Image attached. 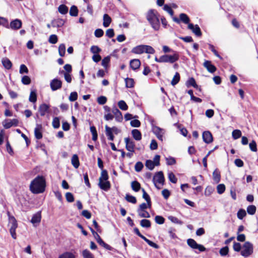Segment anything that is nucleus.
Instances as JSON below:
<instances>
[{
	"mask_svg": "<svg viewBox=\"0 0 258 258\" xmlns=\"http://www.w3.org/2000/svg\"><path fill=\"white\" fill-rule=\"evenodd\" d=\"M52 126L54 128H58L60 126L59 119L58 117H55L53 119Z\"/></svg>",
	"mask_w": 258,
	"mask_h": 258,
	"instance_id": "obj_60",
	"label": "nucleus"
},
{
	"mask_svg": "<svg viewBox=\"0 0 258 258\" xmlns=\"http://www.w3.org/2000/svg\"><path fill=\"white\" fill-rule=\"evenodd\" d=\"M103 25L104 27H108L112 21L111 17L107 14L103 15Z\"/></svg>",
	"mask_w": 258,
	"mask_h": 258,
	"instance_id": "obj_22",
	"label": "nucleus"
},
{
	"mask_svg": "<svg viewBox=\"0 0 258 258\" xmlns=\"http://www.w3.org/2000/svg\"><path fill=\"white\" fill-rule=\"evenodd\" d=\"M108 175L107 171L106 170H103L101 173V176L99 177V181L108 180Z\"/></svg>",
	"mask_w": 258,
	"mask_h": 258,
	"instance_id": "obj_31",
	"label": "nucleus"
},
{
	"mask_svg": "<svg viewBox=\"0 0 258 258\" xmlns=\"http://www.w3.org/2000/svg\"><path fill=\"white\" fill-rule=\"evenodd\" d=\"M22 25V21L18 19H16L10 22L9 28L13 30H18L21 28Z\"/></svg>",
	"mask_w": 258,
	"mask_h": 258,
	"instance_id": "obj_11",
	"label": "nucleus"
},
{
	"mask_svg": "<svg viewBox=\"0 0 258 258\" xmlns=\"http://www.w3.org/2000/svg\"><path fill=\"white\" fill-rule=\"evenodd\" d=\"M9 220L11 224L10 231H16V229L18 226L16 219L14 216H9Z\"/></svg>",
	"mask_w": 258,
	"mask_h": 258,
	"instance_id": "obj_21",
	"label": "nucleus"
},
{
	"mask_svg": "<svg viewBox=\"0 0 258 258\" xmlns=\"http://www.w3.org/2000/svg\"><path fill=\"white\" fill-rule=\"evenodd\" d=\"M50 86L52 91H56L61 88L62 82L58 79H54L50 82Z\"/></svg>",
	"mask_w": 258,
	"mask_h": 258,
	"instance_id": "obj_8",
	"label": "nucleus"
},
{
	"mask_svg": "<svg viewBox=\"0 0 258 258\" xmlns=\"http://www.w3.org/2000/svg\"><path fill=\"white\" fill-rule=\"evenodd\" d=\"M213 177L214 180L218 183L220 180V174L217 170H215L213 173Z\"/></svg>",
	"mask_w": 258,
	"mask_h": 258,
	"instance_id": "obj_40",
	"label": "nucleus"
},
{
	"mask_svg": "<svg viewBox=\"0 0 258 258\" xmlns=\"http://www.w3.org/2000/svg\"><path fill=\"white\" fill-rule=\"evenodd\" d=\"M188 28L191 30L196 36H201L202 35L200 28L198 25L194 26L192 24H188Z\"/></svg>",
	"mask_w": 258,
	"mask_h": 258,
	"instance_id": "obj_13",
	"label": "nucleus"
},
{
	"mask_svg": "<svg viewBox=\"0 0 258 258\" xmlns=\"http://www.w3.org/2000/svg\"><path fill=\"white\" fill-rule=\"evenodd\" d=\"M59 54L61 56H63L66 53V46L64 44H61L58 47Z\"/></svg>",
	"mask_w": 258,
	"mask_h": 258,
	"instance_id": "obj_47",
	"label": "nucleus"
},
{
	"mask_svg": "<svg viewBox=\"0 0 258 258\" xmlns=\"http://www.w3.org/2000/svg\"><path fill=\"white\" fill-rule=\"evenodd\" d=\"M155 52L154 49L152 46L145 45L144 52L149 54H154Z\"/></svg>",
	"mask_w": 258,
	"mask_h": 258,
	"instance_id": "obj_51",
	"label": "nucleus"
},
{
	"mask_svg": "<svg viewBox=\"0 0 258 258\" xmlns=\"http://www.w3.org/2000/svg\"><path fill=\"white\" fill-rule=\"evenodd\" d=\"M141 66V61L139 59H134L130 61V67L134 70L138 69Z\"/></svg>",
	"mask_w": 258,
	"mask_h": 258,
	"instance_id": "obj_18",
	"label": "nucleus"
},
{
	"mask_svg": "<svg viewBox=\"0 0 258 258\" xmlns=\"http://www.w3.org/2000/svg\"><path fill=\"white\" fill-rule=\"evenodd\" d=\"M256 207L254 205L248 206L247 208V212L249 215H254L256 212Z\"/></svg>",
	"mask_w": 258,
	"mask_h": 258,
	"instance_id": "obj_46",
	"label": "nucleus"
},
{
	"mask_svg": "<svg viewBox=\"0 0 258 258\" xmlns=\"http://www.w3.org/2000/svg\"><path fill=\"white\" fill-rule=\"evenodd\" d=\"M125 199L128 202L133 204H136L137 203L136 198L135 197L130 195L128 194L126 195Z\"/></svg>",
	"mask_w": 258,
	"mask_h": 258,
	"instance_id": "obj_45",
	"label": "nucleus"
},
{
	"mask_svg": "<svg viewBox=\"0 0 258 258\" xmlns=\"http://www.w3.org/2000/svg\"><path fill=\"white\" fill-rule=\"evenodd\" d=\"M168 219L171 221L172 222L176 224H178L181 225L183 224L182 221L179 220L178 218L175 217L170 216L168 217Z\"/></svg>",
	"mask_w": 258,
	"mask_h": 258,
	"instance_id": "obj_52",
	"label": "nucleus"
},
{
	"mask_svg": "<svg viewBox=\"0 0 258 258\" xmlns=\"http://www.w3.org/2000/svg\"><path fill=\"white\" fill-rule=\"evenodd\" d=\"M169 180L173 183H176L177 181V178L172 172H169L168 174Z\"/></svg>",
	"mask_w": 258,
	"mask_h": 258,
	"instance_id": "obj_55",
	"label": "nucleus"
},
{
	"mask_svg": "<svg viewBox=\"0 0 258 258\" xmlns=\"http://www.w3.org/2000/svg\"><path fill=\"white\" fill-rule=\"evenodd\" d=\"M131 187L133 190L136 192L139 191L141 188V184L137 181H134L131 183Z\"/></svg>",
	"mask_w": 258,
	"mask_h": 258,
	"instance_id": "obj_30",
	"label": "nucleus"
},
{
	"mask_svg": "<svg viewBox=\"0 0 258 258\" xmlns=\"http://www.w3.org/2000/svg\"><path fill=\"white\" fill-rule=\"evenodd\" d=\"M246 215V212L244 209H240L237 214L238 219L242 220Z\"/></svg>",
	"mask_w": 258,
	"mask_h": 258,
	"instance_id": "obj_56",
	"label": "nucleus"
},
{
	"mask_svg": "<svg viewBox=\"0 0 258 258\" xmlns=\"http://www.w3.org/2000/svg\"><path fill=\"white\" fill-rule=\"evenodd\" d=\"M82 254L84 258H94L93 254L87 249L84 250Z\"/></svg>",
	"mask_w": 258,
	"mask_h": 258,
	"instance_id": "obj_50",
	"label": "nucleus"
},
{
	"mask_svg": "<svg viewBox=\"0 0 258 258\" xmlns=\"http://www.w3.org/2000/svg\"><path fill=\"white\" fill-rule=\"evenodd\" d=\"M155 221L158 224H162L165 222V219L161 216H156L155 217Z\"/></svg>",
	"mask_w": 258,
	"mask_h": 258,
	"instance_id": "obj_63",
	"label": "nucleus"
},
{
	"mask_svg": "<svg viewBox=\"0 0 258 258\" xmlns=\"http://www.w3.org/2000/svg\"><path fill=\"white\" fill-rule=\"evenodd\" d=\"M241 136V132L240 130H235L232 132V137L236 140L239 138Z\"/></svg>",
	"mask_w": 258,
	"mask_h": 258,
	"instance_id": "obj_54",
	"label": "nucleus"
},
{
	"mask_svg": "<svg viewBox=\"0 0 258 258\" xmlns=\"http://www.w3.org/2000/svg\"><path fill=\"white\" fill-rule=\"evenodd\" d=\"M203 65L210 73H213L216 71V68L209 60H205Z\"/></svg>",
	"mask_w": 258,
	"mask_h": 258,
	"instance_id": "obj_15",
	"label": "nucleus"
},
{
	"mask_svg": "<svg viewBox=\"0 0 258 258\" xmlns=\"http://www.w3.org/2000/svg\"><path fill=\"white\" fill-rule=\"evenodd\" d=\"M98 185L100 188L105 191H107L110 188V183L109 181L105 180L99 181Z\"/></svg>",
	"mask_w": 258,
	"mask_h": 258,
	"instance_id": "obj_17",
	"label": "nucleus"
},
{
	"mask_svg": "<svg viewBox=\"0 0 258 258\" xmlns=\"http://www.w3.org/2000/svg\"><path fill=\"white\" fill-rule=\"evenodd\" d=\"M153 132L156 135V136L164 134V132L163 129L160 128L158 126H153Z\"/></svg>",
	"mask_w": 258,
	"mask_h": 258,
	"instance_id": "obj_43",
	"label": "nucleus"
},
{
	"mask_svg": "<svg viewBox=\"0 0 258 258\" xmlns=\"http://www.w3.org/2000/svg\"><path fill=\"white\" fill-rule=\"evenodd\" d=\"M90 132L92 134V140L96 141L97 140L98 134L96 129L94 126H91L90 127Z\"/></svg>",
	"mask_w": 258,
	"mask_h": 258,
	"instance_id": "obj_32",
	"label": "nucleus"
},
{
	"mask_svg": "<svg viewBox=\"0 0 258 258\" xmlns=\"http://www.w3.org/2000/svg\"><path fill=\"white\" fill-rule=\"evenodd\" d=\"M187 244L193 249H198L200 251H204L206 250L205 247L201 244H199L193 239L189 238L187 240Z\"/></svg>",
	"mask_w": 258,
	"mask_h": 258,
	"instance_id": "obj_5",
	"label": "nucleus"
},
{
	"mask_svg": "<svg viewBox=\"0 0 258 258\" xmlns=\"http://www.w3.org/2000/svg\"><path fill=\"white\" fill-rule=\"evenodd\" d=\"M144 167L143 164L140 162H137L135 166V169L137 172H140Z\"/></svg>",
	"mask_w": 258,
	"mask_h": 258,
	"instance_id": "obj_58",
	"label": "nucleus"
},
{
	"mask_svg": "<svg viewBox=\"0 0 258 258\" xmlns=\"http://www.w3.org/2000/svg\"><path fill=\"white\" fill-rule=\"evenodd\" d=\"M19 123V121L17 119L14 118L11 120H5L3 122V124L4 127L6 129H8L12 127V126H16L18 125Z\"/></svg>",
	"mask_w": 258,
	"mask_h": 258,
	"instance_id": "obj_10",
	"label": "nucleus"
},
{
	"mask_svg": "<svg viewBox=\"0 0 258 258\" xmlns=\"http://www.w3.org/2000/svg\"><path fill=\"white\" fill-rule=\"evenodd\" d=\"M95 234L97 237H98V239H97V242L103 247L107 249L110 250L111 248L110 246L105 243L103 241V240L101 238L100 236L97 234V233H95Z\"/></svg>",
	"mask_w": 258,
	"mask_h": 258,
	"instance_id": "obj_27",
	"label": "nucleus"
},
{
	"mask_svg": "<svg viewBox=\"0 0 258 258\" xmlns=\"http://www.w3.org/2000/svg\"><path fill=\"white\" fill-rule=\"evenodd\" d=\"M164 176L162 171L157 172L153 177V181L155 184V185L157 187L156 183L162 184V185L164 182Z\"/></svg>",
	"mask_w": 258,
	"mask_h": 258,
	"instance_id": "obj_6",
	"label": "nucleus"
},
{
	"mask_svg": "<svg viewBox=\"0 0 258 258\" xmlns=\"http://www.w3.org/2000/svg\"><path fill=\"white\" fill-rule=\"evenodd\" d=\"M139 215L141 217L143 218H150V214L146 211L144 210L142 211H138Z\"/></svg>",
	"mask_w": 258,
	"mask_h": 258,
	"instance_id": "obj_62",
	"label": "nucleus"
},
{
	"mask_svg": "<svg viewBox=\"0 0 258 258\" xmlns=\"http://www.w3.org/2000/svg\"><path fill=\"white\" fill-rule=\"evenodd\" d=\"M140 225L144 228H150L151 227V222L149 220L143 219L140 222Z\"/></svg>",
	"mask_w": 258,
	"mask_h": 258,
	"instance_id": "obj_41",
	"label": "nucleus"
},
{
	"mask_svg": "<svg viewBox=\"0 0 258 258\" xmlns=\"http://www.w3.org/2000/svg\"><path fill=\"white\" fill-rule=\"evenodd\" d=\"M0 25H2L7 28H9L8 20L5 17H0Z\"/></svg>",
	"mask_w": 258,
	"mask_h": 258,
	"instance_id": "obj_36",
	"label": "nucleus"
},
{
	"mask_svg": "<svg viewBox=\"0 0 258 258\" xmlns=\"http://www.w3.org/2000/svg\"><path fill=\"white\" fill-rule=\"evenodd\" d=\"M3 66L7 70H9L12 68V63L10 60L7 58L5 57L2 59V60Z\"/></svg>",
	"mask_w": 258,
	"mask_h": 258,
	"instance_id": "obj_24",
	"label": "nucleus"
},
{
	"mask_svg": "<svg viewBox=\"0 0 258 258\" xmlns=\"http://www.w3.org/2000/svg\"><path fill=\"white\" fill-rule=\"evenodd\" d=\"M172 20L178 24H179L181 21L186 24H189V22L190 21L189 17L184 13H181L179 15V19L175 17L172 18Z\"/></svg>",
	"mask_w": 258,
	"mask_h": 258,
	"instance_id": "obj_7",
	"label": "nucleus"
},
{
	"mask_svg": "<svg viewBox=\"0 0 258 258\" xmlns=\"http://www.w3.org/2000/svg\"><path fill=\"white\" fill-rule=\"evenodd\" d=\"M111 111L114 114L115 120L117 121L121 122L122 120L123 117L122 113L116 107H113Z\"/></svg>",
	"mask_w": 258,
	"mask_h": 258,
	"instance_id": "obj_14",
	"label": "nucleus"
},
{
	"mask_svg": "<svg viewBox=\"0 0 258 258\" xmlns=\"http://www.w3.org/2000/svg\"><path fill=\"white\" fill-rule=\"evenodd\" d=\"M29 100L31 102L35 103L37 101V94L35 91H31L30 92Z\"/></svg>",
	"mask_w": 258,
	"mask_h": 258,
	"instance_id": "obj_35",
	"label": "nucleus"
},
{
	"mask_svg": "<svg viewBox=\"0 0 258 258\" xmlns=\"http://www.w3.org/2000/svg\"><path fill=\"white\" fill-rule=\"evenodd\" d=\"M163 10L166 11L172 18L174 17V12L170 6L168 5H165L163 7Z\"/></svg>",
	"mask_w": 258,
	"mask_h": 258,
	"instance_id": "obj_48",
	"label": "nucleus"
},
{
	"mask_svg": "<svg viewBox=\"0 0 258 258\" xmlns=\"http://www.w3.org/2000/svg\"><path fill=\"white\" fill-rule=\"evenodd\" d=\"M179 80H180L179 74L178 73L176 72L171 81V84L172 86H175L179 82Z\"/></svg>",
	"mask_w": 258,
	"mask_h": 258,
	"instance_id": "obj_37",
	"label": "nucleus"
},
{
	"mask_svg": "<svg viewBox=\"0 0 258 258\" xmlns=\"http://www.w3.org/2000/svg\"><path fill=\"white\" fill-rule=\"evenodd\" d=\"M126 149L130 152H134L135 144V142L129 138L124 139Z\"/></svg>",
	"mask_w": 258,
	"mask_h": 258,
	"instance_id": "obj_9",
	"label": "nucleus"
},
{
	"mask_svg": "<svg viewBox=\"0 0 258 258\" xmlns=\"http://www.w3.org/2000/svg\"><path fill=\"white\" fill-rule=\"evenodd\" d=\"M145 45H140L134 47L132 52L135 54H142L144 52Z\"/></svg>",
	"mask_w": 258,
	"mask_h": 258,
	"instance_id": "obj_19",
	"label": "nucleus"
},
{
	"mask_svg": "<svg viewBox=\"0 0 258 258\" xmlns=\"http://www.w3.org/2000/svg\"><path fill=\"white\" fill-rule=\"evenodd\" d=\"M21 81L24 85H29L31 83V79L28 76H24L22 78Z\"/></svg>",
	"mask_w": 258,
	"mask_h": 258,
	"instance_id": "obj_61",
	"label": "nucleus"
},
{
	"mask_svg": "<svg viewBox=\"0 0 258 258\" xmlns=\"http://www.w3.org/2000/svg\"><path fill=\"white\" fill-rule=\"evenodd\" d=\"M142 190L143 191V198L146 201L147 203H148L149 208H150L151 207V201L150 196L146 192L144 188H142Z\"/></svg>",
	"mask_w": 258,
	"mask_h": 258,
	"instance_id": "obj_28",
	"label": "nucleus"
},
{
	"mask_svg": "<svg viewBox=\"0 0 258 258\" xmlns=\"http://www.w3.org/2000/svg\"><path fill=\"white\" fill-rule=\"evenodd\" d=\"M58 258H76L74 254L70 252H66L60 255Z\"/></svg>",
	"mask_w": 258,
	"mask_h": 258,
	"instance_id": "obj_44",
	"label": "nucleus"
},
{
	"mask_svg": "<svg viewBox=\"0 0 258 258\" xmlns=\"http://www.w3.org/2000/svg\"><path fill=\"white\" fill-rule=\"evenodd\" d=\"M70 14L72 16L76 17L78 14V10L76 6H73L71 7Z\"/></svg>",
	"mask_w": 258,
	"mask_h": 258,
	"instance_id": "obj_39",
	"label": "nucleus"
},
{
	"mask_svg": "<svg viewBox=\"0 0 258 258\" xmlns=\"http://www.w3.org/2000/svg\"><path fill=\"white\" fill-rule=\"evenodd\" d=\"M203 141L207 144H210L213 141V136L209 131H205L203 133Z\"/></svg>",
	"mask_w": 258,
	"mask_h": 258,
	"instance_id": "obj_12",
	"label": "nucleus"
},
{
	"mask_svg": "<svg viewBox=\"0 0 258 258\" xmlns=\"http://www.w3.org/2000/svg\"><path fill=\"white\" fill-rule=\"evenodd\" d=\"M179 59V54L175 52L173 55L165 54L160 56V61L162 62H169L173 63Z\"/></svg>",
	"mask_w": 258,
	"mask_h": 258,
	"instance_id": "obj_3",
	"label": "nucleus"
},
{
	"mask_svg": "<svg viewBox=\"0 0 258 258\" xmlns=\"http://www.w3.org/2000/svg\"><path fill=\"white\" fill-rule=\"evenodd\" d=\"M45 186L46 182L44 178L42 176H37L31 181L30 190L33 194H40L44 191Z\"/></svg>",
	"mask_w": 258,
	"mask_h": 258,
	"instance_id": "obj_1",
	"label": "nucleus"
},
{
	"mask_svg": "<svg viewBox=\"0 0 258 258\" xmlns=\"http://www.w3.org/2000/svg\"><path fill=\"white\" fill-rule=\"evenodd\" d=\"M186 85L188 87L189 86H192L196 88L198 87V85H197L196 81L194 78H190L189 79V80L186 82Z\"/></svg>",
	"mask_w": 258,
	"mask_h": 258,
	"instance_id": "obj_34",
	"label": "nucleus"
},
{
	"mask_svg": "<svg viewBox=\"0 0 258 258\" xmlns=\"http://www.w3.org/2000/svg\"><path fill=\"white\" fill-rule=\"evenodd\" d=\"M66 198L67 201L69 203H72L75 200L73 195L70 192H68L66 193Z\"/></svg>",
	"mask_w": 258,
	"mask_h": 258,
	"instance_id": "obj_59",
	"label": "nucleus"
},
{
	"mask_svg": "<svg viewBox=\"0 0 258 258\" xmlns=\"http://www.w3.org/2000/svg\"><path fill=\"white\" fill-rule=\"evenodd\" d=\"M58 12L63 15L66 14L68 12V7L64 5H61L58 7Z\"/></svg>",
	"mask_w": 258,
	"mask_h": 258,
	"instance_id": "obj_38",
	"label": "nucleus"
},
{
	"mask_svg": "<svg viewBox=\"0 0 258 258\" xmlns=\"http://www.w3.org/2000/svg\"><path fill=\"white\" fill-rule=\"evenodd\" d=\"M133 138L137 141H140L142 139V134L138 130L134 129L132 131Z\"/></svg>",
	"mask_w": 258,
	"mask_h": 258,
	"instance_id": "obj_26",
	"label": "nucleus"
},
{
	"mask_svg": "<svg viewBox=\"0 0 258 258\" xmlns=\"http://www.w3.org/2000/svg\"><path fill=\"white\" fill-rule=\"evenodd\" d=\"M118 106L122 110H126L128 108L127 104L123 100H120L118 102Z\"/></svg>",
	"mask_w": 258,
	"mask_h": 258,
	"instance_id": "obj_49",
	"label": "nucleus"
},
{
	"mask_svg": "<svg viewBox=\"0 0 258 258\" xmlns=\"http://www.w3.org/2000/svg\"><path fill=\"white\" fill-rule=\"evenodd\" d=\"M97 102L100 105H104L107 102V98L104 96H101L97 98Z\"/></svg>",
	"mask_w": 258,
	"mask_h": 258,
	"instance_id": "obj_57",
	"label": "nucleus"
},
{
	"mask_svg": "<svg viewBox=\"0 0 258 258\" xmlns=\"http://www.w3.org/2000/svg\"><path fill=\"white\" fill-rule=\"evenodd\" d=\"M57 37L55 34L51 35L49 37L48 41L50 43L54 44L57 43Z\"/></svg>",
	"mask_w": 258,
	"mask_h": 258,
	"instance_id": "obj_53",
	"label": "nucleus"
},
{
	"mask_svg": "<svg viewBox=\"0 0 258 258\" xmlns=\"http://www.w3.org/2000/svg\"><path fill=\"white\" fill-rule=\"evenodd\" d=\"M241 254L245 257L251 255L253 252V245L249 242H245L242 246Z\"/></svg>",
	"mask_w": 258,
	"mask_h": 258,
	"instance_id": "obj_4",
	"label": "nucleus"
},
{
	"mask_svg": "<svg viewBox=\"0 0 258 258\" xmlns=\"http://www.w3.org/2000/svg\"><path fill=\"white\" fill-rule=\"evenodd\" d=\"M157 12L155 10H150L146 16L147 20L151 25L152 28L156 31L160 28V22Z\"/></svg>",
	"mask_w": 258,
	"mask_h": 258,
	"instance_id": "obj_2",
	"label": "nucleus"
},
{
	"mask_svg": "<svg viewBox=\"0 0 258 258\" xmlns=\"http://www.w3.org/2000/svg\"><path fill=\"white\" fill-rule=\"evenodd\" d=\"M229 248L228 246H225L220 249L219 253L221 256H225L228 254Z\"/></svg>",
	"mask_w": 258,
	"mask_h": 258,
	"instance_id": "obj_64",
	"label": "nucleus"
},
{
	"mask_svg": "<svg viewBox=\"0 0 258 258\" xmlns=\"http://www.w3.org/2000/svg\"><path fill=\"white\" fill-rule=\"evenodd\" d=\"M105 134L108 138V139L110 141H113L114 137L113 135V132L111 130V127H109L107 125L105 126Z\"/></svg>",
	"mask_w": 258,
	"mask_h": 258,
	"instance_id": "obj_23",
	"label": "nucleus"
},
{
	"mask_svg": "<svg viewBox=\"0 0 258 258\" xmlns=\"http://www.w3.org/2000/svg\"><path fill=\"white\" fill-rule=\"evenodd\" d=\"M71 163L75 168H78L80 166L79 158L77 155L74 154L71 159Z\"/></svg>",
	"mask_w": 258,
	"mask_h": 258,
	"instance_id": "obj_25",
	"label": "nucleus"
},
{
	"mask_svg": "<svg viewBox=\"0 0 258 258\" xmlns=\"http://www.w3.org/2000/svg\"><path fill=\"white\" fill-rule=\"evenodd\" d=\"M42 128V127L41 124H36V126L34 130V134L35 138L38 140H40L42 138V135L41 133Z\"/></svg>",
	"mask_w": 258,
	"mask_h": 258,
	"instance_id": "obj_16",
	"label": "nucleus"
},
{
	"mask_svg": "<svg viewBox=\"0 0 258 258\" xmlns=\"http://www.w3.org/2000/svg\"><path fill=\"white\" fill-rule=\"evenodd\" d=\"M125 86L127 88H133L134 86V80L133 79L127 78L125 79Z\"/></svg>",
	"mask_w": 258,
	"mask_h": 258,
	"instance_id": "obj_33",
	"label": "nucleus"
},
{
	"mask_svg": "<svg viewBox=\"0 0 258 258\" xmlns=\"http://www.w3.org/2000/svg\"><path fill=\"white\" fill-rule=\"evenodd\" d=\"M145 166L147 168L152 170L154 168L156 165L153 161L151 160H147L146 161Z\"/></svg>",
	"mask_w": 258,
	"mask_h": 258,
	"instance_id": "obj_42",
	"label": "nucleus"
},
{
	"mask_svg": "<svg viewBox=\"0 0 258 258\" xmlns=\"http://www.w3.org/2000/svg\"><path fill=\"white\" fill-rule=\"evenodd\" d=\"M49 108V106L46 104L43 103L41 104L39 107V112H40L41 116H44L46 112H47Z\"/></svg>",
	"mask_w": 258,
	"mask_h": 258,
	"instance_id": "obj_20",
	"label": "nucleus"
},
{
	"mask_svg": "<svg viewBox=\"0 0 258 258\" xmlns=\"http://www.w3.org/2000/svg\"><path fill=\"white\" fill-rule=\"evenodd\" d=\"M41 218L40 214L37 213L33 216L31 222L33 224L35 223H39L41 221Z\"/></svg>",
	"mask_w": 258,
	"mask_h": 258,
	"instance_id": "obj_29",
	"label": "nucleus"
}]
</instances>
